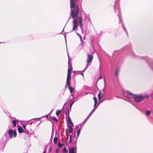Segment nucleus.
Returning a JSON list of instances; mask_svg holds the SVG:
<instances>
[{"instance_id":"1","label":"nucleus","mask_w":153,"mask_h":153,"mask_svg":"<svg viewBox=\"0 0 153 153\" xmlns=\"http://www.w3.org/2000/svg\"><path fill=\"white\" fill-rule=\"evenodd\" d=\"M76 0H70V16L73 19L72 21L73 28L71 32L77 30V27L79 24L80 28L83 31V25L85 23V20L80 15L79 9L77 6L76 7L74 1Z\"/></svg>"},{"instance_id":"2","label":"nucleus","mask_w":153,"mask_h":153,"mask_svg":"<svg viewBox=\"0 0 153 153\" xmlns=\"http://www.w3.org/2000/svg\"><path fill=\"white\" fill-rule=\"evenodd\" d=\"M124 94L127 98V101L129 102L134 100L137 102H140L145 98L149 97V95L146 94L134 95L128 91H126Z\"/></svg>"},{"instance_id":"3","label":"nucleus","mask_w":153,"mask_h":153,"mask_svg":"<svg viewBox=\"0 0 153 153\" xmlns=\"http://www.w3.org/2000/svg\"><path fill=\"white\" fill-rule=\"evenodd\" d=\"M114 9L115 12H118L119 13L118 14H117V15L119 17V23H120L121 21V18L120 15V9L119 5L116 4H115V6L114 7Z\"/></svg>"},{"instance_id":"4","label":"nucleus","mask_w":153,"mask_h":153,"mask_svg":"<svg viewBox=\"0 0 153 153\" xmlns=\"http://www.w3.org/2000/svg\"><path fill=\"white\" fill-rule=\"evenodd\" d=\"M9 138L11 139L12 138L13 135L14 137H16V132L15 131H13L11 129H10L8 132Z\"/></svg>"},{"instance_id":"5","label":"nucleus","mask_w":153,"mask_h":153,"mask_svg":"<svg viewBox=\"0 0 153 153\" xmlns=\"http://www.w3.org/2000/svg\"><path fill=\"white\" fill-rule=\"evenodd\" d=\"M93 59V56L92 55L88 54L87 55V62L88 63H90Z\"/></svg>"},{"instance_id":"6","label":"nucleus","mask_w":153,"mask_h":153,"mask_svg":"<svg viewBox=\"0 0 153 153\" xmlns=\"http://www.w3.org/2000/svg\"><path fill=\"white\" fill-rule=\"evenodd\" d=\"M95 109V108H94V109L92 110L91 112H90V113L88 116L84 120V122L82 123V124H83L85 123V122L88 120V119L91 116V115L92 113L94 112Z\"/></svg>"},{"instance_id":"7","label":"nucleus","mask_w":153,"mask_h":153,"mask_svg":"<svg viewBox=\"0 0 153 153\" xmlns=\"http://www.w3.org/2000/svg\"><path fill=\"white\" fill-rule=\"evenodd\" d=\"M71 73L68 72L67 80L66 84L70 83V79L71 78Z\"/></svg>"},{"instance_id":"8","label":"nucleus","mask_w":153,"mask_h":153,"mask_svg":"<svg viewBox=\"0 0 153 153\" xmlns=\"http://www.w3.org/2000/svg\"><path fill=\"white\" fill-rule=\"evenodd\" d=\"M65 86L66 87H68L69 90H70V92L71 94H72L73 91L74 90V89L73 88L71 87L70 85V84H68L65 85Z\"/></svg>"},{"instance_id":"9","label":"nucleus","mask_w":153,"mask_h":153,"mask_svg":"<svg viewBox=\"0 0 153 153\" xmlns=\"http://www.w3.org/2000/svg\"><path fill=\"white\" fill-rule=\"evenodd\" d=\"M72 70V68L71 63L69 61L68 62V72L71 73V71Z\"/></svg>"},{"instance_id":"10","label":"nucleus","mask_w":153,"mask_h":153,"mask_svg":"<svg viewBox=\"0 0 153 153\" xmlns=\"http://www.w3.org/2000/svg\"><path fill=\"white\" fill-rule=\"evenodd\" d=\"M69 153H76L75 148L74 147H71L69 148Z\"/></svg>"},{"instance_id":"11","label":"nucleus","mask_w":153,"mask_h":153,"mask_svg":"<svg viewBox=\"0 0 153 153\" xmlns=\"http://www.w3.org/2000/svg\"><path fill=\"white\" fill-rule=\"evenodd\" d=\"M120 69L119 68H117L116 69V71L115 72V75L116 77H117L118 75Z\"/></svg>"},{"instance_id":"12","label":"nucleus","mask_w":153,"mask_h":153,"mask_svg":"<svg viewBox=\"0 0 153 153\" xmlns=\"http://www.w3.org/2000/svg\"><path fill=\"white\" fill-rule=\"evenodd\" d=\"M18 131L19 133H21L24 131V130H23V128L22 127H19L18 128Z\"/></svg>"},{"instance_id":"13","label":"nucleus","mask_w":153,"mask_h":153,"mask_svg":"<svg viewBox=\"0 0 153 153\" xmlns=\"http://www.w3.org/2000/svg\"><path fill=\"white\" fill-rule=\"evenodd\" d=\"M93 99L94 100V108H95V106H96V105H97V99L96 98V97H94L93 98ZM99 105H97V107H96L95 108V109L97 108V107Z\"/></svg>"},{"instance_id":"14","label":"nucleus","mask_w":153,"mask_h":153,"mask_svg":"<svg viewBox=\"0 0 153 153\" xmlns=\"http://www.w3.org/2000/svg\"><path fill=\"white\" fill-rule=\"evenodd\" d=\"M18 122V120H14L12 121V123L14 127H15L16 126V122Z\"/></svg>"},{"instance_id":"15","label":"nucleus","mask_w":153,"mask_h":153,"mask_svg":"<svg viewBox=\"0 0 153 153\" xmlns=\"http://www.w3.org/2000/svg\"><path fill=\"white\" fill-rule=\"evenodd\" d=\"M73 126L71 125L69 127V132L70 133H72V131H73Z\"/></svg>"},{"instance_id":"16","label":"nucleus","mask_w":153,"mask_h":153,"mask_svg":"<svg viewBox=\"0 0 153 153\" xmlns=\"http://www.w3.org/2000/svg\"><path fill=\"white\" fill-rule=\"evenodd\" d=\"M68 122L71 125H72V126H73V123H72L70 117H68Z\"/></svg>"},{"instance_id":"17","label":"nucleus","mask_w":153,"mask_h":153,"mask_svg":"<svg viewBox=\"0 0 153 153\" xmlns=\"http://www.w3.org/2000/svg\"><path fill=\"white\" fill-rule=\"evenodd\" d=\"M139 58L140 59H144L147 60H148L149 59V58L147 57H142V56H140L139 57Z\"/></svg>"},{"instance_id":"18","label":"nucleus","mask_w":153,"mask_h":153,"mask_svg":"<svg viewBox=\"0 0 153 153\" xmlns=\"http://www.w3.org/2000/svg\"><path fill=\"white\" fill-rule=\"evenodd\" d=\"M151 111L149 110H146L145 112V114L146 116H148L151 114Z\"/></svg>"},{"instance_id":"19","label":"nucleus","mask_w":153,"mask_h":153,"mask_svg":"<svg viewBox=\"0 0 153 153\" xmlns=\"http://www.w3.org/2000/svg\"><path fill=\"white\" fill-rule=\"evenodd\" d=\"M101 92H99V93L98 94V97L99 101H100V100L101 99Z\"/></svg>"},{"instance_id":"20","label":"nucleus","mask_w":153,"mask_h":153,"mask_svg":"<svg viewBox=\"0 0 153 153\" xmlns=\"http://www.w3.org/2000/svg\"><path fill=\"white\" fill-rule=\"evenodd\" d=\"M58 138L56 137H55L53 139V142L54 143H56L57 142Z\"/></svg>"},{"instance_id":"21","label":"nucleus","mask_w":153,"mask_h":153,"mask_svg":"<svg viewBox=\"0 0 153 153\" xmlns=\"http://www.w3.org/2000/svg\"><path fill=\"white\" fill-rule=\"evenodd\" d=\"M61 112V110H58L56 112V114L57 116H58L60 114Z\"/></svg>"},{"instance_id":"22","label":"nucleus","mask_w":153,"mask_h":153,"mask_svg":"<svg viewBox=\"0 0 153 153\" xmlns=\"http://www.w3.org/2000/svg\"><path fill=\"white\" fill-rule=\"evenodd\" d=\"M80 129L81 128H80L79 129L77 130V137H78V136H79L80 133Z\"/></svg>"},{"instance_id":"23","label":"nucleus","mask_w":153,"mask_h":153,"mask_svg":"<svg viewBox=\"0 0 153 153\" xmlns=\"http://www.w3.org/2000/svg\"><path fill=\"white\" fill-rule=\"evenodd\" d=\"M63 152L64 153H67L68 152V150L65 147H64L63 149Z\"/></svg>"},{"instance_id":"24","label":"nucleus","mask_w":153,"mask_h":153,"mask_svg":"<svg viewBox=\"0 0 153 153\" xmlns=\"http://www.w3.org/2000/svg\"><path fill=\"white\" fill-rule=\"evenodd\" d=\"M60 151V148H56L55 150V152L56 153H58Z\"/></svg>"},{"instance_id":"25","label":"nucleus","mask_w":153,"mask_h":153,"mask_svg":"<svg viewBox=\"0 0 153 153\" xmlns=\"http://www.w3.org/2000/svg\"><path fill=\"white\" fill-rule=\"evenodd\" d=\"M53 120L55 122H58V120L55 117H54L53 118Z\"/></svg>"},{"instance_id":"26","label":"nucleus","mask_w":153,"mask_h":153,"mask_svg":"<svg viewBox=\"0 0 153 153\" xmlns=\"http://www.w3.org/2000/svg\"><path fill=\"white\" fill-rule=\"evenodd\" d=\"M79 126H80V128H81V125H78L77 126H76V128H77V130L79 129L78 128H79Z\"/></svg>"},{"instance_id":"27","label":"nucleus","mask_w":153,"mask_h":153,"mask_svg":"<svg viewBox=\"0 0 153 153\" xmlns=\"http://www.w3.org/2000/svg\"><path fill=\"white\" fill-rule=\"evenodd\" d=\"M74 101H72L70 104V108L71 107H72V105H73V104H74Z\"/></svg>"},{"instance_id":"28","label":"nucleus","mask_w":153,"mask_h":153,"mask_svg":"<svg viewBox=\"0 0 153 153\" xmlns=\"http://www.w3.org/2000/svg\"><path fill=\"white\" fill-rule=\"evenodd\" d=\"M71 138L72 136L71 135H70V140H69V143H71Z\"/></svg>"},{"instance_id":"29","label":"nucleus","mask_w":153,"mask_h":153,"mask_svg":"<svg viewBox=\"0 0 153 153\" xmlns=\"http://www.w3.org/2000/svg\"><path fill=\"white\" fill-rule=\"evenodd\" d=\"M25 132L27 134H29V132L27 131H25Z\"/></svg>"},{"instance_id":"30","label":"nucleus","mask_w":153,"mask_h":153,"mask_svg":"<svg viewBox=\"0 0 153 153\" xmlns=\"http://www.w3.org/2000/svg\"><path fill=\"white\" fill-rule=\"evenodd\" d=\"M58 146H59L60 147H61L62 146V145L61 144L58 143Z\"/></svg>"},{"instance_id":"31","label":"nucleus","mask_w":153,"mask_h":153,"mask_svg":"<svg viewBox=\"0 0 153 153\" xmlns=\"http://www.w3.org/2000/svg\"><path fill=\"white\" fill-rule=\"evenodd\" d=\"M23 127L24 129L25 130H26V126H25L24 125H23Z\"/></svg>"},{"instance_id":"32","label":"nucleus","mask_w":153,"mask_h":153,"mask_svg":"<svg viewBox=\"0 0 153 153\" xmlns=\"http://www.w3.org/2000/svg\"><path fill=\"white\" fill-rule=\"evenodd\" d=\"M51 147H50V148L49 149V152H51Z\"/></svg>"},{"instance_id":"33","label":"nucleus","mask_w":153,"mask_h":153,"mask_svg":"<svg viewBox=\"0 0 153 153\" xmlns=\"http://www.w3.org/2000/svg\"><path fill=\"white\" fill-rule=\"evenodd\" d=\"M76 33L77 35L79 36H80V35H79L78 33H77L76 32Z\"/></svg>"},{"instance_id":"34","label":"nucleus","mask_w":153,"mask_h":153,"mask_svg":"<svg viewBox=\"0 0 153 153\" xmlns=\"http://www.w3.org/2000/svg\"><path fill=\"white\" fill-rule=\"evenodd\" d=\"M79 37L80 39L81 40L82 39V38L81 36L80 35L79 36Z\"/></svg>"},{"instance_id":"35","label":"nucleus","mask_w":153,"mask_h":153,"mask_svg":"<svg viewBox=\"0 0 153 153\" xmlns=\"http://www.w3.org/2000/svg\"><path fill=\"white\" fill-rule=\"evenodd\" d=\"M102 76H101L99 78V79H102Z\"/></svg>"},{"instance_id":"36","label":"nucleus","mask_w":153,"mask_h":153,"mask_svg":"<svg viewBox=\"0 0 153 153\" xmlns=\"http://www.w3.org/2000/svg\"><path fill=\"white\" fill-rule=\"evenodd\" d=\"M68 54V59H69H69H70L69 56ZM69 61V60H68V61Z\"/></svg>"},{"instance_id":"37","label":"nucleus","mask_w":153,"mask_h":153,"mask_svg":"<svg viewBox=\"0 0 153 153\" xmlns=\"http://www.w3.org/2000/svg\"><path fill=\"white\" fill-rule=\"evenodd\" d=\"M80 74H81V75H82L83 76V77H84V75H83V73H82Z\"/></svg>"},{"instance_id":"38","label":"nucleus","mask_w":153,"mask_h":153,"mask_svg":"<svg viewBox=\"0 0 153 153\" xmlns=\"http://www.w3.org/2000/svg\"><path fill=\"white\" fill-rule=\"evenodd\" d=\"M100 67H99V69H100Z\"/></svg>"},{"instance_id":"39","label":"nucleus","mask_w":153,"mask_h":153,"mask_svg":"<svg viewBox=\"0 0 153 153\" xmlns=\"http://www.w3.org/2000/svg\"><path fill=\"white\" fill-rule=\"evenodd\" d=\"M43 153H46V152L45 151H44Z\"/></svg>"},{"instance_id":"40","label":"nucleus","mask_w":153,"mask_h":153,"mask_svg":"<svg viewBox=\"0 0 153 153\" xmlns=\"http://www.w3.org/2000/svg\"><path fill=\"white\" fill-rule=\"evenodd\" d=\"M151 67L152 68H153V63L152 64V67Z\"/></svg>"},{"instance_id":"41","label":"nucleus","mask_w":153,"mask_h":153,"mask_svg":"<svg viewBox=\"0 0 153 153\" xmlns=\"http://www.w3.org/2000/svg\"><path fill=\"white\" fill-rule=\"evenodd\" d=\"M68 135L67 137V140H68Z\"/></svg>"},{"instance_id":"42","label":"nucleus","mask_w":153,"mask_h":153,"mask_svg":"<svg viewBox=\"0 0 153 153\" xmlns=\"http://www.w3.org/2000/svg\"><path fill=\"white\" fill-rule=\"evenodd\" d=\"M53 110H52L51 111V112H50V114H51V113L52 112V111Z\"/></svg>"},{"instance_id":"43","label":"nucleus","mask_w":153,"mask_h":153,"mask_svg":"<svg viewBox=\"0 0 153 153\" xmlns=\"http://www.w3.org/2000/svg\"><path fill=\"white\" fill-rule=\"evenodd\" d=\"M46 118H48V116H47Z\"/></svg>"},{"instance_id":"44","label":"nucleus","mask_w":153,"mask_h":153,"mask_svg":"<svg viewBox=\"0 0 153 153\" xmlns=\"http://www.w3.org/2000/svg\"><path fill=\"white\" fill-rule=\"evenodd\" d=\"M46 118H48V116H47Z\"/></svg>"},{"instance_id":"45","label":"nucleus","mask_w":153,"mask_h":153,"mask_svg":"<svg viewBox=\"0 0 153 153\" xmlns=\"http://www.w3.org/2000/svg\"><path fill=\"white\" fill-rule=\"evenodd\" d=\"M1 43V42H0V43Z\"/></svg>"}]
</instances>
